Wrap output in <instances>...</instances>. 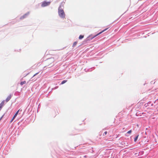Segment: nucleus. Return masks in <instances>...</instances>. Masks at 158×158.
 Segmentation results:
<instances>
[{
  "mask_svg": "<svg viewBox=\"0 0 158 158\" xmlns=\"http://www.w3.org/2000/svg\"><path fill=\"white\" fill-rule=\"evenodd\" d=\"M58 14L59 16L62 18H64L65 17V14L64 10L61 8L60 6L58 9Z\"/></svg>",
  "mask_w": 158,
  "mask_h": 158,
  "instance_id": "f257e3e1",
  "label": "nucleus"
},
{
  "mask_svg": "<svg viewBox=\"0 0 158 158\" xmlns=\"http://www.w3.org/2000/svg\"><path fill=\"white\" fill-rule=\"evenodd\" d=\"M50 3V2H47L46 1H44L42 2L41 6L42 7H45L48 6Z\"/></svg>",
  "mask_w": 158,
  "mask_h": 158,
  "instance_id": "f03ea898",
  "label": "nucleus"
},
{
  "mask_svg": "<svg viewBox=\"0 0 158 158\" xmlns=\"http://www.w3.org/2000/svg\"><path fill=\"white\" fill-rule=\"evenodd\" d=\"M108 29V28H106L104 30H103V31H102L99 32V33H98V34H97V35H95L94 36H93V37H92V39H93L94 38H95V37H96V36H97L99 35L100 34H101L103 32H104V31H106V30H107V29Z\"/></svg>",
  "mask_w": 158,
  "mask_h": 158,
  "instance_id": "7ed1b4c3",
  "label": "nucleus"
},
{
  "mask_svg": "<svg viewBox=\"0 0 158 158\" xmlns=\"http://www.w3.org/2000/svg\"><path fill=\"white\" fill-rule=\"evenodd\" d=\"M11 96L10 95H9L6 98V102H7L11 98Z\"/></svg>",
  "mask_w": 158,
  "mask_h": 158,
  "instance_id": "20e7f679",
  "label": "nucleus"
},
{
  "mask_svg": "<svg viewBox=\"0 0 158 158\" xmlns=\"http://www.w3.org/2000/svg\"><path fill=\"white\" fill-rule=\"evenodd\" d=\"M29 14V13H26L20 17L21 19H23L26 17V16Z\"/></svg>",
  "mask_w": 158,
  "mask_h": 158,
  "instance_id": "39448f33",
  "label": "nucleus"
},
{
  "mask_svg": "<svg viewBox=\"0 0 158 158\" xmlns=\"http://www.w3.org/2000/svg\"><path fill=\"white\" fill-rule=\"evenodd\" d=\"M19 110H18L17 111V112L15 113V114L14 116L13 117V119H15V118L16 116H17V115L18 114V113H19Z\"/></svg>",
  "mask_w": 158,
  "mask_h": 158,
  "instance_id": "423d86ee",
  "label": "nucleus"
},
{
  "mask_svg": "<svg viewBox=\"0 0 158 158\" xmlns=\"http://www.w3.org/2000/svg\"><path fill=\"white\" fill-rule=\"evenodd\" d=\"M5 101L4 100L2 101V102L0 104V107L1 108L4 106V104Z\"/></svg>",
  "mask_w": 158,
  "mask_h": 158,
  "instance_id": "0eeeda50",
  "label": "nucleus"
},
{
  "mask_svg": "<svg viewBox=\"0 0 158 158\" xmlns=\"http://www.w3.org/2000/svg\"><path fill=\"white\" fill-rule=\"evenodd\" d=\"M51 60V59H50L47 60V62H49L50 61H51V63H50L51 64V63H52L53 62V61L52 60Z\"/></svg>",
  "mask_w": 158,
  "mask_h": 158,
  "instance_id": "6e6552de",
  "label": "nucleus"
},
{
  "mask_svg": "<svg viewBox=\"0 0 158 158\" xmlns=\"http://www.w3.org/2000/svg\"><path fill=\"white\" fill-rule=\"evenodd\" d=\"M26 81H22L21 82V83H20V85H23V84H26Z\"/></svg>",
  "mask_w": 158,
  "mask_h": 158,
  "instance_id": "1a4fd4ad",
  "label": "nucleus"
},
{
  "mask_svg": "<svg viewBox=\"0 0 158 158\" xmlns=\"http://www.w3.org/2000/svg\"><path fill=\"white\" fill-rule=\"evenodd\" d=\"M84 35H80L79 36V39L80 40L81 39H82L83 38H84Z\"/></svg>",
  "mask_w": 158,
  "mask_h": 158,
  "instance_id": "9d476101",
  "label": "nucleus"
},
{
  "mask_svg": "<svg viewBox=\"0 0 158 158\" xmlns=\"http://www.w3.org/2000/svg\"><path fill=\"white\" fill-rule=\"evenodd\" d=\"M77 42L76 41L74 42L73 44V47H75L77 44Z\"/></svg>",
  "mask_w": 158,
  "mask_h": 158,
  "instance_id": "9b49d317",
  "label": "nucleus"
},
{
  "mask_svg": "<svg viewBox=\"0 0 158 158\" xmlns=\"http://www.w3.org/2000/svg\"><path fill=\"white\" fill-rule=\"evenodd\" d=\"M67 80H64L61 83V84H63L67 82Z\"/></svg>",
  "mask_w": 158,
  "mask_h": 158,
  "instance_id": "f8f14e48",
  "label": "nucleus"
},
{
  "mask_svg": "<svg viewBox=\"0 0 158 158\" xmlns=\"http://www.w3.org/2000/svg\"><path fill=\"white\" fill-rule=\"evenodd\" d=\"M138 136H139V135H137V136L135 137V139H134V141H135V142H136V141H137V140L138 138Z\"/></svg>",
  "mask_w": 158,
  "mask_h": 158,
  "instance_id": "ddd939ff",
  "label": "nucleus"
},
{
  "mask_svg": "<svg viewBox=\"0 0 158 158\" xmlns=\"http://www.w3.org/2000/svg\"><path fill=\"white\" fill-rule=\"evenodd\" d=\"M131 132H132L131 130H130L129 131H128L127 133L128 134H131Z\"/></svg>",
  "mask_w": 158,
  "mask_h": 158,
  "instance_id": "4468645a",
  "label": "nucleus"
},
{
  "mask_svg": "<svg viewBox=\"0 0 158 158\" xmlns=\"http://www.w3.org/2000/svg\"><path fill=\"white\" fill-rule=\"evenodd\" d=\"M107 134V131H105L104 133L103 134V135H105Z\"/></svg>",
  "mask_w": 158,
  "mask_h": 158,
  "instance_id": "2eb2a0df",
  "label": "nucleus"
},
{
  "mask_svg": "<svg viewBox=\"0 0 158 158\" xmlns=\"http://www.w3.org/2000/svg\"><path fill=\"white\" fill-rule=\"evenodd\" d=\"M38 73H35V74L33 75V77H35V76L36 75L38 74Z\"/></svg>",
  "mask_w": 158,
  "mask_h": 158,
  "instance_id": "dca6fc26",
  "label": "nucleus"
},
{
  "mask_svg": "<svg viewBox=\"0 0 158 158\" xmlns=\"http://www.w3.org/2000/svg\"><path fill=\"white\" fill-rule=\"evenodd\" d=\"M14 119H13V118L10 121V123H11Z\"/></svg>",
  "mask_w": 158,
  "mask_h": 158,
  "instance_id": "f3484780",
  "label": "nucleus"
},
{
  "mask_svg": "<svg viewBox=\"0 0 158 158\" xmlns=\"http://www.w3.org/2000/svg\"><path fill=\"white\" fill-rule=\"evenodd\" d=\"M84 157L85 158H86V157H87V156H84Z\"/></svg>",
  "mask_w": 158,
  "mask_h": 158,
  "instance_id": "a211bd4d",
  "label": "nucleus"
},
{
  "mask_svg": "<svg viewBox=\"0 0 158 158\" xmlns=\"http://www.w3.org/2000/svg\"><path fill=\"white\" fill-rule=\"evenodd\" d=\"M1 109H2V108L0 107V110H1Z\"/></svg>",
  "mask_w": 158,
  "mask_h": 158,
  "instance_id": "6ab92c4d",
  "label": "nucleus"
}]
</instances>
